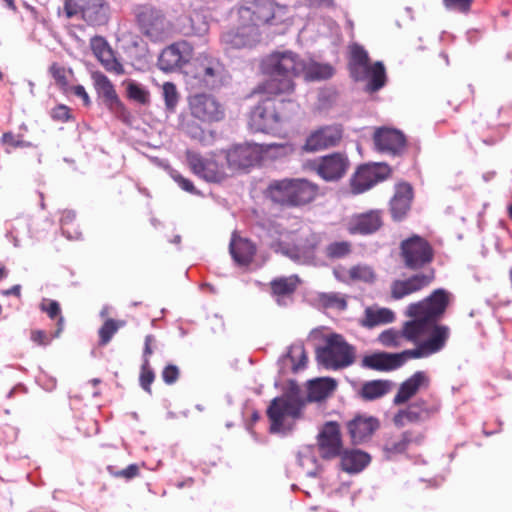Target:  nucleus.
<instances>
[{
	"label": "nucleus",
	"mask_w": 512,
	"mask_h": 512,
	"mask_svg": "<svg viewBox=\"0 0 512 512\" xmlns=\"http://www.w3.org/2000/svg\"><path fill=\"white\" fill-rule=\"evenodd\" d=\"M430 385V378L425 371H417L406 379L399 387L394 397V403L404 404L413 398L419 391L427 389Z\"/></svg>",
	"instance_id": "obj_28"
},
{
	"label": "nucleus",
	"mask_w": 512,
	"mask_h": 512,
	"mask_svg": "<svg viewBox=\"0 0 512 512\" xmlns=\"http://www.w3.org/2000/svg\"><path fill=\"white\" fill-rule=\"evenodd\" d=\"M441 402L435 396L420 398L411 403L407 408L400 410L394 416L396 426L403 427L408 423H415L429 420L439 414Z\"/></svg>",
	"instance_id": "obj_16"
},
{
	"label": "nucleus",
	"mask_w": 512,
	"mask_h": 512,
	"mask_svg": "<svg viewBox=\"0 0 512 512\" xmlns=\"http://www.w3.org/2000/svg\"><path fill=\"white\" fill-rule=\"evenodd\" d=\"M382 211L371 210L355 216L349 226L351 233L371 234L382 226Z\"/></svg>",
	"instance_id": "obj_31"
},
{
	"label": "nucleus",
	"mask_w": 512,
	"mask_h": 512,
	"mask_svg": "<svg viewBox=\"0 0 512 512\" xmlns=\"http://www.w3.org/2000/svg\"><path fill=\"white\" fill-rule=\"evenodd\" d=\"M262 154V145L247 143L229 149L224 158L230 173L233 174L259 163L262 160Z\"/></svg>",
	"instance_id": "obj_21"
},
{
	"label": "nucleus",
	"mask_w": 512,
	"mask_h": 512,
	"mask_svg": "<svg viewBox=\"0 0 512 512\" xmlns=\"http://www.w3.org/2000/svg\"><path fill=\"white\" fill-rule=\"evenodd\" d=\"M334 276L341 282H363L372 284L375 282L377 275L374 268L367 264H358L349 269L338 267L334 269Z\"/></svg>",
	"instance_id": "obj_29"
},
{
	"label": "nucleus",
	"mask_w": 512,
	"mask_h": 512,
	"mask_svg": "<svg viewBox=\"0 0 512 512\" xmlns=\"http://www.w3.org/2000/svg\"><path fill=\"white\" fill-rule=\"evenodd\" d=\"M95 90L108 110L119 120L127 123L130 120V113L118 97L114 85L106 75L101 72L92 74Z\"/></svg>",
	"instance_id": "obj_19"
},
{
	"label": "nucleus",
	"mask_w": 512,
	"mask_h": 512,
	"mask_svg": "<svg viewBox=\"0 0 512 512\" xmlns=\"http://www.w3.org/2000/svg\"><path fill=\"white\" fill-rule=\"evenodd\" d=\"M268 234L271 238L270 247L292 259H299L310 253L319 242L318 236L311 233L306 226L287 230L282 224H277L269 229Z\"/></svg>",
	"instance_id": "obj_5"
},
{
	"label": "nucleus",
	"mask_w": 512,
	"mask_h": 512,
	"mask_svg": "<svg viewBox=\"0 0 512 512\" xmlns=\"http://www.w3.org/2000/svg\"><path fill=\"white\" fill-rule=\"evenodd\" d=\"M424 439L422 434L413 437L411 432H404L398 439H390L385 443L384 449L391 454L404 453L412 443L420 444Z\"/></svg>",
	"instance_id": "obj_36"
},
{
	"label": "nucleus",
	"mask_w": 512,
	"mask_h": 512,
	"mask_svg": "<svg viewBox=\"0 0 512 512\" xmlns=\"http://www.w3.org/2000/svg\"><path fill=\"white\" fill-rule=\"evenodd\" d=\"M396 319L395 313L386 307H367L360 320V325L365 328H374L380 325L393 323Z\"/></svg>",
	"instance_id": "obj_33"
},
{
	"label": "nucleus",
	"mask_w": 512,
	"mask_h": 512,
	"mask_svg": "<svg viewBox=\"0 0 512 512\" xmlns=\"http://www.w3.org/2000/svg\"><path fill=\"white\" fill-rule=\"evenodd\" d=\"M435 279L433 269L411 275L405 279H396L390 285V295L394 300L403 299L428 287Z\"/></svg>",
	"instance_id": "obj_23"
},
{
	"label": "nucleus",
	"mask_w": 512,
	"mask_h": 512,
	"mask_svg": "<svg viewBox=\"0 0 512 512\" xmlns=\"http://www.w3.org/2000/svg\"><path fill=\"white\" fill-rule=\"evenodd\" d=\"M127 97L142 105H147L150 102V92L143 85L130 80L126 83Z\"/></svg>",
	"instance_id": "obj_45"
},
{
	"label": "nucleus",
	"mask_w": 512,
	"mask_h": 512,
	"mask_svg": "<svg viewBox=\"0 0 512 512\" xmlns=\"http://www.w3.org/2000/svg\"><path fill=\"white\" fill-rule=\"evenodd\" d=\"M391 168L385 163H371L360 166L350 179L353 194H361L391 175Z\"/></svg>",
	"instance_id": "obj_18"
},
{
	"label": "nucleus",
	"mask_w": 512,
	"mask_h": 512,
	"mask_svg": "<svg viewBox=\"0 0 512 512\" xmlns=\"http://www.w3.org/2000/svg\"><path fill=\"white\" fill-rule=\"evenodd\" d=\"M123 326H125V321L123 320L107 319L98 331L99 345H107Z\"/></svg>",
	"instance_id": "obj_46"
},
{
	"label": "nucleus",
	"mask_w": 512,
	"mask_h": 512,
	"mask_svg": "<svg viewBox=\"0 0 512 512\" xmlns=\"http://www.w3.org/2000/svg\"><path fill=\"white\" fill-rule=\"evenodd\" d=\"M391 388V384L386 380H372L365 382L360 390L359 395L364 400H375L386 395Z\"/></svg>",
	"instance_id": "obj_37"
},
{
	"label": "nucleus",
	"mask_w": 512,
	"mask_h": 512,
	"mask_svg": "<svg viewBox=\"0 0 512 512\" xmlns=\"http://www.w3.org/2000/svg\"><path fill=\"white\" fill-rule=\"evenodd\" d=\"M3 294L14 295L16 297H20L21 287H20V285H15V286L11 287L10 289L3 291Z\"/></svg>",
	"instance_id": "obj_64"
},
{
	"label": "nucleus",
	"mask_w": 512,
	"mask_h": 512,
	"mask_svg": "<svg viewBox=\"0 0 512 512\" xmlns=\"http://www.w3.org/2000/svg\"><path fill=\"white\" fill-rule=\"evenodd\" d=\"M50 73L55 80L57 86L64 92L68 93L69 87V76H72L73 72L71 69H66L63 66L54 63L50 67Z\"/></svg>",
	"instance_id": "obj_47"
},
{
	"label": "nucleus",
	"mask_w": 512,
	"mask_h": 512,
	"mask_svg": "<svg viewBox=\"0 0 512 512\" xmlns=\"http://www.w3.org/2000/svg\"><path fill=\"white\" fill-rule=\"evenodd\" d=\"M68 93H72L74 94L75 96L79 97L82 99L83 101V104L85 106H89L90 105V98H89V95L88 93L86 92L84 86L82 85H74V86H70L69 87V91Z\"/></svg>",
	"instance_id": "obj_60"
},
{
	"label": "nucleus",
	"mask_w": 512,
	"mask_h": 512,
	"mask_svg": "<svg viewBox=\"0 0 512 512\" xmlns=\"http://www.w3.org/2000/svg\"><path fill=\"white\" fill-rule=\"evenodd\" d=\"M191 28L196 34H204L208 31V23L205 17H202L199 13H195L190 16Z\"/></svg>",
	"instance_id": "obj_55"
},
{
	"label": "nucleus",
	"mask_w": 512,
	"mask_h": 512,
	"mask_svg": "<svg viewBox=\"0 0 512 512\" xmlns=\"http://www.w3.org/2000/svg\"><path fill=\"white\" fill-rule=\"evenodd\" d=\"M264 84L265 81L257 88V93L264 98L251 111L248 124L251 131L275 134L282 129L284 117L276 111V103L272 98L276 95L261 90Z\"/></svg>",
	"instance_id": "obj_10"
},
{
	"label": "nucleus",
	"mask_w": 512,
	"mask_h": 512,
	"mask_svg": "<svg viewBox=\"0 0 512 512\" xmlns=\"http://www.w3.org/2000/svg\"><path fill=\"white\" fill-rule=\"evenodd\" d=\"M191 114L204 122L219 121L224 117V110L218 101L207 94H195L189 98Z\"/></svg>",
	"instance_id": "obj_25"
},
{
	"label": "nucleus",
	"mask_w": 512,
	"mask_h": 512,
	"mask_svg": "<svg viewBox=\"0 0 512 512\" xmlns=\"http://www.w3.org/2000/svg\"><path fill=\"white\" fill-rule=\"evenodd\" d=\"M452 300V294L440 288L434 290L423 300L409 304L405 311V316L411 318L413 322L421 324L425 341L438 340L441 346L438 352L445 348L450 337V328L438 322L444 316Z\"/></svg>",
	"instance_id": "obj_3"
},
{
	"label": "nucleus",
	"mask_w": 512,
	"mask_h": 512,
	"mask_svg": "<svg viewBox=\"0 0 512 512\" xmlns=\"http://www.w3.org/2000/svg\"><path fill=\"white\" fill-rule=\"evenodd\" d=\"M379 427V420L366 414L356 415L347 423V430L353 444L366 442Z\"/></svg>",
	"instance_id": "obj_27"
},
{
	"label": "nucleus",
	"mask_w": 512,
	"mask_h": 512,
	"mask_svg": "<svg viewBox=\"0 0 512 512\" xmlns=\"http://www.w3.org/2000/svg\"><path fill=\"white\" fill-rule=\"evenodd\" d=\"M507 131L508 126L506 125L492 127L479 126L476 128L475 133L483 144L493 146L504 139Z\"/></svg>",
	"instance_id": "obj_38"
},
{
	"label": "nucleus",
	"mask_w": 512,
	"mask_h": 512,
	"mask_svg": "<svg viewBox=\"0 0 512 512\" xmlns=\"http://www.w3.org/2000/svg\"><path fill=\"white\" fill-rule=\"evenodd\" d=\"M343 136V128L339 124L326 125L312 131L303 146L307 152H316L337 146Z\"/></svg>",
	"instance_id": "obj_24"
},
{
	"label": "nucleus",
	"mask_w": 512,
	"mask_h": 512,
	"mask_svg": "<svg viewBox=\"0 0 512 512\" xmlns=\"http://www.w3.org/2000/svg\"><path fill=\"white\" fill-rule=\"evenodd\" d=\"M230 253L238 264L247 265L252 261L256 247L250 240L241 238L234 232L230 242Z\"/></svg>",
	"instance_id": "obj_34"
},
{
	"label": "nucleus",
	"mask_w": 512,
	"mask_h": 512,
	"mask_svg": "<svg viewBox=\"0 0 512 512\" xmlns=\"http://www.w3.org/2000/svg\"><path fill=\"white\" fill-rule=\"evenodd\" d=\"M102 66L110 73L121 75L124 73L123 65L118 61L111 46L96 57Z\"/></svg>",
	"instance_id": "obj_43"
},
{
	"label": "nucleus",
	"mask_w": 512,
	"mask_h": 512,
	"mask_svg": "<svg viewBox=\"0 0 512 512\" xmlns=\"http://www.w3.org/2000/svg\"><path fill=\"white\" fill-rule=\"evenodd\" d=\"M187 162L191 171L207 182L220 183L231 175L224 154L203 156L188 151Z\"/></svg>",
	"instance_id": "obj_12"
},
{
	"label": "nucleus",
	"mask_w": 512,
	"mask_h": 512,
	"mask_svg": "<svg viewBox=\"0 0 512 512\" xmlns=\"http://www.w3.org/2000/svg\"><path fill=\"white\" fill-rule=\"evenodd\" d=\"M155 339L153 335H147L145 337V345L143 351V360H149L150 356L153 354L152 344Z\"/></svg>",
	"instance_id": "obj_61"
},
{
	"label": "nucleus",
	"mask_w": 512,
	"mask_h": 512,
	"mask_svg": "<svg viewBox=\"0 0 512 512\" xmlns=\"http://www.w3.org/2000/svg\"><path fill=\"white\" fill-rule=\"evenodd\" d=\"M51 117L57 121L67 122L71 118L70 108L66 105H58L52 109Z\"/></svg>",
	"instance_id": "obj_58"
},
{
	"label": "nucleus",
	"mask_w": 512,
	"mask_h": 512,
	"mask_svg": "<svg viewBox=\"0 0 512 512\" xmlns=\"http://www.w3.org/2000/svg\"><path fill=\"white\" fill-rule=\"evenodd\" d=\"M1 143L5 146L18 148V147H28L29 143H26L21 135H16L12 132H5L1 137Z\"/></svg>",
	"instance_id": "obj_53"
},
{
	"label": "nucleus",
	"mask_w": 512,
	"mask_h": 512,
	"mask_svg": "<svg viewBox=\"0 0 512 512\" xmlns=\"http://www.w3.org/2000/svg\"><path fill=\"white\" fill-rule=\"evenodd\" d=\"M440 347L438 340L432 339L431 341H424L414 349L404 350L400 353H374L366 356L364 363L367 367L376 370H395L400 368L410 359L426 358L438 353V349Z\"/></svg>",
	"instance_id": "obj_9"
},
{
	"label": "nucleus",
	"mask_w": 512,
	"mask_h": 512,
	"mask_svg": "<svg viewBox=\"0 0 512 512\" xmlns=\"http://www.w3.org/2000/svg\"><path fill=\"white\" fill-rule=\"evenodd\" d=\"M318 362L327 369H341L354 362V349L339 334H330L324 338L323 346L316 351Z\"/></svg>",
	"instance_id": "obj_11"
},
{
	"label": "nucleus",
	"mask_w": 512,
	"mask_h": 512,
	"mask_svg": "<svg viewBox=\"0 0 512 512\" xmlns=\"http://www.w3.org/2000/svg\"><path fill=\"white\" fill-rule=\"evenodd\" d=\"M317 445L322 459L338 458L344 449L340 425L335 421L326 422L319 431Z\"/></svg>",
	"instance_id": "obj_22"
},
{
	"label": "nucleus",
	"mask_w": 512,
	"mask_h": 512,
	"mask_svg": "<svg viewBox=\"0 0 512 512\" xmlns=\"http://www.w3.org/2000/svg\"><path fill=\"white\" fill-rule=\"evenodd\" d=\"M400 255L405 267L410 270H420L432 263L435 251L427 239L412 235L401 242Z\"/></svg>",
	"instance_id": "obj_13"
},
{
	"label": "nucleus",
	"mask_w": 512,
	"mask_h": 512,
	"mask_svg": "<svg viewBox=\"0 0 512 512\" xmlns=\"http://www.w3.org/2000/svg\"><path fill=\"white\" fill-rule=\"evenodd\" d=\"M350 252V244L348 242H335L327 247V254L330 257L340 258Z\"/></svg>",
	"instance_id": "obj_54"
},
{
	"label": "nucleus",
	"mask_w": 512,
	"mask_h": 512,
	"mask_svg": "<svg viewBox=\"0 0 512 512\" xmlns=\"http://www.w3.org/2000/svg\"><path fill=\"white\" fill-rule=\"evenodd\" d=\"M349 166L348 157L339 152L319 157L311 163V169L327 182L340 180L347 173Z\"/></svg>",
	"instance_id": "obj_20"
},
{
	"label": "nucleus",
	"mask_w": 512,
	"mask_h": 512,
	"mask_svg": "<svg viewBox=\"0 0 512 512\" xmlns=\"http://www.w3.org/2000/svg\"><path fill=\"white\" fill-rule=\"evenodd\" d=\"M173 180L186 192L197 194L198 192L195 189L194 184L191 180L185 178L178 172H174L172 174Z\"/></svg>",
	"instance_id": "obj_59"
},
{
	"label": "nucleus",
	"mask_w": 512,
	"mask_h": 512,
	"mask_svg": "<svg viewBox=\"0 0 512 512\" xmlns=\"http://www.w3.org/2000/svg\"><path fill=\"white\" fill-rule=\"evenodd\" d=\"M425 339V336L422 334L421 324L409 320L403 323L400 330L389 328L382 331L378 335L377 341L386 348H399L403 346L404 341L413 343L417 347Z\"/></svg>",
	"instance_id": "obj_17"
},
{
	"label": "nucleus",
	"mask_w": 512,
	"mask_h": 512,
	"mask_svg": "<svg viewBox=\"0 0 512 512\" xmlns=\"http://www.w3.org/2000/svg\"><path fill=\"white\" fill-rule=\"evenodd\" d=\"M179 369L177 366L169 364L162 371V379L166 384H173L179 378Z\"/></svg>",
	"instance_id": "obj_56"
},
{
	"label": "nucleus",
	"mask_w": 512,
	"mask_h": 512,
	"mask_svg": "<svg viewBox=\"0 0 512 512\" xmlns=\"http://www.w3.org/2000/svg\"><path fill=\"white\" fill-rule=\"evenodd\" d=\"M338 458L340 468L350 474L361 472L371 461L368 453L358 449H343Z\"/></svg>",
	"instance_id": "obj_30"
},
{
	"label": "nucleus",
	"mask_w": 512,
	"mask_h": 512,
	"mask_svg": "<svg viewBox=\"0 0 512 512\" xmlns=\"http://www.w3.org/2000/svg\"><path fill=\"white\" fill-rule=\"evenodd\" d=\"M40 309L45 312L51 320H56V336H59L64 327V318L61 314L60 304L55 300L43 299L40 304Z\"/></svg>",
	"instance_id": "obj_41"
},
{
	"label": "nucleus",
	"mask_w": 512,
	"mask_h": 512,
	"mask_svg": "<svg viewBox=\"0 0 512 512\" xmlns=\"http://www.w3.org/2000/svg\"><path fill=\"white\" fill-rule=\"evenodd\" d=\"M320 302L325 308L344 310L347 306L345 298L338 293H327L320 296Z\"/></svg>",
	"instance_id": "obj_49"
},
{
	"label": "nucleus",
	"mask_w": 512,
	"mask_h": 512,
	"mask_svg": "<svg viewBox=\"0 0 512 512\" xmlns=\"http://www.w3.org/2000/svg\"><path fill=\"white\" fill-rule=\"evenodd\" d=\"M474 0H443L444 7L453 12L468 14Z\"/></svg>",
	"instance_id": "obj_51"
},
{
	"label": "nucleus",
	"mask_w": 512,
	"mask_h": 512,
	"mask_svg": "<svg viewBox=\"0 0 512 512\" xmlns=\"http://www.w3.org/2000/svg\"><path fill=\"white\" fill-rule=\"evenodd\" d=\"M60 226L63 235L68 239L76 240L81 237L79 225L76 223V214L72 210H64L60 216Z\"/></svg>",
	"instance_id": "obj_39"
},
{
	"label": "nucleus",
	"mask_w": 512,
	"mask_h": 512,
	"mask_svg": "<svg viewBox=\"0 0 512 512\" xmlns=\"http://www.w3.org/2000/svg\"><path fill=\"white\" fill-rule=\"evenodd\" d=\"M109 43L102 36H95L90 40V48L95 57L100 55L104 50L109 47Z\"/></svg>",
	"instance_id": "obj_57"
},
{
	"label": "nucleus",
	"mask_w": 512,
	"mask_h": 512,
	"mask_svg": "<svg viewBox=\"0 0 512 512\" xmlns=\"http://www.w3.org/2000/svg\"><path fill=\"white\" fill-rule=\"evenodd\" d=\"M248 6L238 10L241 25L235 31H228L221 36L226 50L252 47L259 41L258 25L268 23L274 17L273 0L247 1Z\"/></svg>",
	"instance_id": "obj_4"
},
{
	"label": "nucleus",
	"mask_w": 512,
	"mask_h": 512,
	"mask_svg": "<svg viewBox=\"0 0 512 512\" xmlns=\"http://www.w3.org/2000/svg\"><path fill=\"white\" fill-rule=\"evenodd\" d=\"M348 68L355 81L368 80L366 91L373 93L386 84V71L382 62L370 63L367 51L359 44L349 46Z\"/></svg>",
	"instance_id": "obj_7"
},
{
	"label": "nucleus",
	"mask_w": 512,
	"mask_h": 512,
	"mask_svg": "<svg viewBox=\"0 0 512 512\" xmlns=\"http://www.w3.org/2000/svg\"><path fill=\"white\" fill-rule=\"evenodd\" d=\"M102 66L110 73L121 75L124 73L123 65L118 61L111 46L96 57Z\"/></svg>",
	"instance_id": "obj_44"
},
{
	"label": "nucleus",
	"mask_w": 512,
	"mask_h": 512,
	"mask_svg": "<svg viewBox=\"0 0 512 512\" xmlns=\"http://www.w3.org/2000/svg\"><path fill=\"white\" fill-rule=\"evenodd\" d=\"M261 69L268 76L261 90L275 95L293 93L294 78L298 76L314 81L329 79L334 74V68L330 64L305 61L291 51L271 53L262 60Z\"/></svg>",
	"instance_id": "obj_1"
},
{
	"label": "nucleus",
	"mask_w": 512,
	"mask_h": 512,
	"mask_svg": "<svg viewBox=\"0 0 512 512\" xmlns=\"http://www.w3.org/2000/svg\"><path fill=\"white\" fill-rule=\"evenodd\" d=\"M336 388L332 378H316L307 383V398L310 402H318L327 398Z\"/></svg>",
	"instance_id": "obj_35"
},
{
	"label": "nucleus",
	"mask_w": 512,
	"mask_h": 512,
	"mask_svg": "<svg viewBox=\"0 0 512 512\" xmlns=\"http://www.w3.org/2000/svg\"><path fill=\"white\" fill-rule=\"evenodd\" d=\"M134 17L141 32L155 41L163 39L171 28L162 11L150 4L135 7Z\"/></svg>",
	"instance_id": "obj_14"
},
{
	"label": "nucleus",
	"mask_w": 512,
	"mask_h": 512,
	"mask_svg": "<svg viewBox=\"0 0 512 512\" xmlns=\"http://www.w3.org/2000/svg\"><path fill=\"white\" fill-rule=\"evenodd\" d=\"M64 10L68 18L79 16L93 26L106 24L110 13L105 0H65Z\"/></svg>",
	"instance_id": "obj_15"
},
{
	"label": "nucleus",
	"mask_w": 512,
	"mask_h": 512,
	"mask_svg": "<svg viewBox=\"0 0 512 512\" xmlns=\"http://www.w3.org/2000/svg\"><path fill=\"white\" fill-rule=\"evenodd\" d=\"M373 141L377 151L391 155H400L406 147L405 135L394 128H377L373 135Z\"/></svg>",
	"instance_id": "obj_26"
},
{
	"label": "nucleus",
	"mask_w": 512,
	"mask_h": 512,
	"mask_svg": "<svg viewBox=\"0 0 512 512\" xmlns=\"http://www.w3.org/2000/svg\"><path fill=\"white\" fill-rule=\"evenodd\" d=\"M56 337V332L51 334L44 330H32L30 334V339L38 346H47Z\"/></svg>",
	"instance_id": "obj_52"
},
{
	"label": "nucleus",
	"mask_w": 512,
	"mask_h": 512,
	"mask_svg": "<svg viewBox=\"0 0 512 512\" xmlns=\"http://www.w3.org/2000/svg\"><path fill=\"white\" fill-rule=\"evenodd\" d=\"M413 198V189L408 183H400L391 200V213L394 219H402L410 210Z\"/></svg>",
	"instance_id": "obj_32"
},
{
	"label": "nucleus",
	"mask_w": 512,
	"mask_h": 512,
	"mask_svg": "<svg viewBox=\"0 0 512 512\" xmlns=\"http://www.w3.org/2000/svg\"><path fill=\"white\" fill-rule=\"evenodd\" d=\"M286 360L290 362L293 372H298L306 367L308 357L302 344H292L287 352Z\"/></svg>",
	"instance_id": "obj_40"
},
{
	"label": "nucleus",
	"mask_w": 512,
	"mask_h": 512,
	"mask_svg": "<svg viewBox=\"0 0 512 512\" xmlns=\"http://www.w3.org/2000/svg\"><path fill=\"white\" fill-rule=\"evenodd\" d=\"M120 475L126 479H132L139 475V467L136 464H131L122 470Z\"/></svg>",
	"instance_id": "obj_62"
},
{
	"label": "nucleus",
	"mask_w": 512,
	"mask_h": 512,
	"mask_svg": "<svg viewBox=\"0 0 512 512\" xmlns=\"http://www.w3.org/2000/svg\"><path fill=\"white\" fill-rule=\"evenodd\" d=\"M158 66L163 71H174L193 66L194 77L208 86H216L222 81L224 67L220 61L209 54H200L193 58V47L187 41H178L166 47L160 54Z\"/></svg>",
	"instance_id": "obj_2"
},
{
	"label": "nucleus",
	"mask_w": 512,
	"mask_h": 512,
	"mask_svg": "<svg viewBox=\"0 0 512 512\" xmlns=\"http://www.w3.org/2000/svg\"><path fill=\"white\" fill-rule=\"evenodd\" d=\"M299 284V278L295 275L282 277L271 282V289L275 295L286 296L292 294Z\"/></svg>",
	"instance_id": "obj_42"
},
{
	"label": "nucleus",
	"mask_w": 512,
	"mask_h": 512,
	"mask_svg": "<svg viewBox=\"0 0 512 512\" xmlns=\"http://www.w3.org/2000/svg\"><path fill=\"white\" fill-rule=\"evenodd\" d=\"M155 373L150 366V360H143L140 371V385L148 393H151V385L154 382Z\"/></svg>",
	"instance_id": "obj_50"
},
{
	"label": "nucleus",
	"mask_w": 512,
	"mask_h": 512,
	"mask_svg": "<svg viewBox=\"0 0 512 512\" xmlns=\"http://www.w3.org/2000/svg\"><path fill=\"white\" fill-rule=\"evenodd\" d=\"M304 403L296 397L283 395L274 398L266 411L269 420V432L286 434L294 428L302 416Z\"/></svg>",
	"instance_id": "obj_8"
},
{
	"label": "nucleus",
	"mask_w": 512,
	"mask_h": 512,
	"mask_svg": "<svg viewBox=\"0 0 512 512\" xmlns=\"http://www.w3.org/2000/svg\"><path fill=\"white\" fill-rule=\"evenodd\" d=\"M163 97L167 110L174 111L179 100V94L175 84L172 82H165L162 86Z\"/></svg>",
	"instance_id": "obj_48"
},
{
	"label": "nucleus",
	"mask_w": 512,
	"mask_h": 512,
	"mask_svg": "<svg viewBox=\"0 0 512 512\" xmlns=\"http://www.w3.org/2000/svg\"><path fill=\"white\" fill-rule=\"evenodd\" d=\"M265 194L275 203L298 207L314 201L319 195V186L302 178L275 180Z\"/></svg>",
	"instance_id": "obj_6"
},
{
	"label": "nucleus",
	"mask_w": 512,
	"mask_h": 512,
	"mask_svg": "<svg viewBox=\"0 0 512 512\" xmlns=\"http://www.w3.org/2000/svg\"><path fill=\"white\" fill-rule=\"evenodd\" d=\"M268 149L280 150L278 154L286 155L294 151V147L290 144H271Z\"/></svg>",
	"instance_id": "obj_63"
}]
</instances>
